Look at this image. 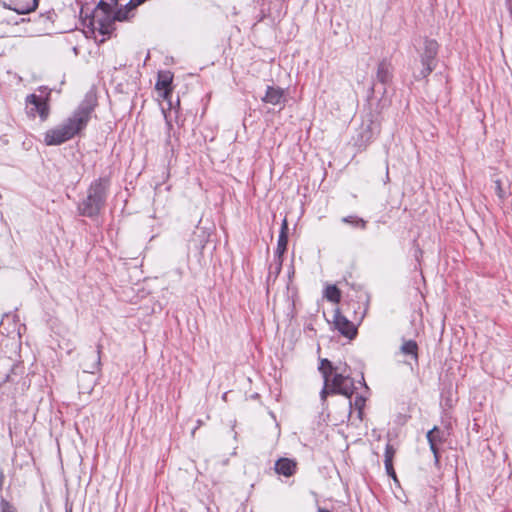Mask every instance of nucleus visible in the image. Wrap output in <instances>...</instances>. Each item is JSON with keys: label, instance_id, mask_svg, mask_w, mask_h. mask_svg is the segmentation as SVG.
<instances>
[{"label": "nucleus", "instance_id": "nucleus-1", "mask_svg": "<svg viewBox=\"0 0 512 512\" xmlns=\"http://www.w3.org/2000/svg\"><path fill=\"white\" fill-rule=\"evenodd\" d=\"M116 4V0H105L99 3L89 20V24L86 26L85 33L87 36L93 37L98 42H104L105 36L113 31L114 20L121 21L126 18V15H123L121 11L114 14L110 11L112 6Z\"/></svg>", "mask_w": 512, "mask_h": 512}, {"label": "nucleus", "instance_id": "nucleus-2", "mask_svg": "<svg viewBox=\"0 0 512 512\" xmlns=\"http://www.w3.org/2000/svg\"><path fill=\"white\" fill-rule=\"evenodd\" d=\"M89 111L79 110L63 124L48 130L44 141L47 145H59L80 132L88 123Z\"/></svg>", "mask_w": 512, "mask_h": 512}, {"label": "nucleus", "instance_id": "nucleus-3", "mask_svg": "<svg viewBox=\"0 0 512 512\" xmlns=\"http://www.w3.org/2000/svg\"><path fill=\"white\" fill-rule=\"evenodd\" d=\"M319 369L322 372L325 381V387L321 392L323 399L326 398L329 392L338 393L348 398L352 396L354 383L349 376H345L342 373H335L333 377H331L334 369L331 363L326 359L321 361Z\"/></svg>", "mask_w": 512, "mask_h": 512}, {"label": "nucleus", "instance_id": "nucleus-4", "mask_svg": "<svg viewBox=\"0 0 512 512\" xmlns=\"http://www.w3.org/2000/svg\"><path fill=\"white\" fill-rule=\"evenodd\" d=\"M108 181L105 179L97 180L91 185L87 198L83 201L80 209L85 216H94L101 209L106 195Z\"/></svg>", "mask_w": 512, "mask_h": 512}, {"label": "nucleus", "instance_id": "nucleus-5", "mask_svg": "<svg viewBox=\"0 0 512 512\" xmlns=\"http://www.w3.org/2000/svg\"><path fill=\"white\" fill-rule=\"evenodd\" d=\"M439 45L434 39H425L424 48L420 53V60L422 69L420 74L422 77H427L435 68L436 56L438 53Z\"/></svg>", "mask_w": 512, "mask_h": 512}, {"label": "nucleus", "instance_id": "nucleus-6", "mask_svg": "<svg viewBox=\"0 0 512 512\" xmlns=\"http://www.w3.org/2000/svg\"><path fill=\"white\" fill-rule=\"evenodd\" d=\"M172 80L173 74L170 71H160L158 73V80L155 88L158 92V96L163 100H169L172 92Z\"/></svg>", "mask_w": 512, "mask_h": 512}, {"label": "nucleus", "instance_id": "nucleus-7", "mask_svg": "<svg viewBox=\"0 0 512 512\" xmlns=\"http://www.w3.org/2000/svg\"><path fill=\"white\" fill-rule=\"evenodd\" d=\"M334 327L337 329L343 336L352 339L357 334V329L355 325L349 321L345 316H343L339 310L335 311L334 319H333Z\"/></svg>", "mask_w": 512, "mask_h": 512}, {"label": "nucleus", "instance_id": "nucleus-8", "mask_svg": "<svg viewBox=\"0 0 512 512\" xmlns=\"http://www.w3.org/2000/svg\"><path fill=\"white\" fill-rule=\"evenodd\" d=\"M27 104L33 105V107L30 108V113L32 115H35L36 113L40 116L42 120H46L49 114V108L47 105V102L36 96L35 94L28 95L26 98Z\"/></svg>", "mask_w": 512, "mask_h": 512}, {"label": "nucleus", "instance_id": "nucleus-9", "mask_svg": "<svg viewBox=\"0 0 512 512\" xmlns=\"http://www.w3.org/2000/svg\"><path fill=\"white\" fill-rule=\"evenodd\" d=\"M3 3L19 14L29 13L37 6L36 0H3Z\"/></svg>", "mask_w": 512, "mask_h": 512}, {"label": "nucleus", "instance_id": "nucleus-10", "mask_svg": "<svg viewBox=\"0 0 512 512\" xmlns=\"http://www.w3.org/2000/svg\"><path fill=\"white\" fill-rule=\"evenodd\" d=\"M284 100V90L279 87L269 86L262 101L271 105H279Z\"/></svg>", "mask_w": 512, "mask_h": 512}, {"label": "nucleus", "instance_id": "nucleus-11", "mask_svg": "<svg viewBox=\"0 0 512 512\" xmlns=\"http://www.w3.org/2000/svg\"><path fill=\"white\" fill-rule=\"evenodd\" d=\"M296 466L297 464L295 461L288 458H281L275 464V471L278 474L290 477L295 473Z\"/></svg>", "mask_w": 512, "mask_h": 512}, {"label": "nucleus", "instance_id": "nucleus-12", "mask_svg": "<svg viewBox=\"0 0 512 512\" xmlns=\"http://www.w3.org/2000/svg\"><path fill=\"white\" fill-rule=\"evenodd\" d=\"M442 434L443 433L436 426L427 433V440L429 442L430 449L436 459H438V445L442 443Z\"/></svg>", "mask_w": 512, "mask_h": 512}, {"label": "nucleus", "instance_id": "nucleus-13", "mask_svg": "<svg viewBox=\"0 0 512 512\" xmlns=\"http://www.w3.org/2000/svg\"><path fill=\"white\" fill-rule=\"evenodd\" d=\"M401 353L410 355L417 362L418 360V346L413 340L404 341L400 347Z\"/></svg>", "mask_w": 512, "mask_h": 512}, {"label": "nucleus", "instance_id": "nucleus-14", "mask_svg": "<svg viewBox=\"0 0 512 512\" xmlns=\"http://www.w3.org/2000/svg\"><path fill=\"white\" fill-rule=\"evenodd\" d=\"M325 297L333 303H338L341 298V293L335 285H329L325 289Z\"/></svg>", "mask_w": 512, "mask_h": 512}, {"label": "nucleus", "instance_id": "nucleus-15", "mask_svg": "<svg viewBox=\"0 0 512 512\" xmlns=\"http://www.w3.org/2000/svg\"><path fill=\"white\" fill-rule=\"evenodd\" d=\"M287 243H288V235L284 234V233H280L279 238H278L277 248L275 251V253L278 255L279 258H281L282 255L284 254V252L286 251Z\"/></svg>", "mask_w": 512, "mask_h": 512}, {"label": "nucleus", "instance_id": "nucleus-16", "mask_svg": "<svg viewBox=\"0 0 512 512\" xmlns=\"http://www.w3.org/2000/svg\"><path fill=\"white\" fill-rule=\"evenodd\" d=\"M343 222L353 224L356 226H360L361 228H365L366 222L363 219L355 218V217H344L342 219Z\"/></svg>", "mask_w": 512, "mask_h": 512}, {"label": "nucleus", "instance_id": "nucleus-17", "mask_svg": "<svg viewBox=\"0 0 512 512\" xmlns=\"http://www.w3.org/2000/svg\"><path fill=\"white\" fill-rule=\"evenodd\" d=\"M394 455H395V449L393 448L392 445L388 444L385 449V460L384 461L393 462Z\"/></svg>", "mask_w": 512, "mask_h": 512}, {"label": "nucleus", "instance_id": "nucleus-18", "mask_svg": "<svg viewBox=\"0 0 512 512\" xmlns=\"http://www.w3.org/2000/svg\"><path fill=\"white\" fill-rule=\"evenodd\" d=\"M384 464H385V469H386L387 474L389 476H391L394 481L397 482L396 473H395V470L393 468V462L384 461Z\"/></svg>", "mask_w": 512, "mask_h": 512}, {"label": "nucleus", "instance_id": "nucleus-19", "mask_svg": "<svg viewBox=\"0 0 512 512\" xmlns=\"http://www.w3.org/2000/svg\"><path fill=\"white\" fill-rule=\"evenodd\" d=\"M353 405L359 411V414H361V411L365 405V399L361 396H357L354 400Z\"/></svg>", "mask_w": 512, "mask_h": 512}, {"label": "nucleus", "instance_id": "nucleus-20", "mask_svg": "<svg viewBox=\"0 0 512 512\" xmlns=\"http://www.w3.org/2000/svg\"><path fill=\"white\" fill-rule=\"evenodd\" d=\"M1 511L2 512H17L16 509L12 505H10L9 502H7L4 499L1 501Z\"/></svg>", "mask_w": 512, "mask_h": 512}, {"label": "nucleus", "instance_id": "nucleus-21", "mask_svg": "<svg viewBox=\"0 0 512 512\" xmlns=\"http://www.w3.org/2000/svg\"><path fill=\"white\" fill-rule=\"evenodd\" d=\"M496 193L499 196V198L503 199L505 197V192L501 186V182L497 180L496 182Z\"/></svg>", "mask_w": 512, "mask_h": 512}, {"label": "nucleus", "instance_id": "nucleus-22", "mask_svg": "<svg viewBox=\"0 0 512 512\" xmlns=\"http://www.w3.org/2000/svg\"><path fill=\"white\" fill-rule=\"evenodd\" d=\"M280 233H284V234L288 235V222H287L286 218H284L282 221Z\"/></svg>", "mask_w": 512, "mask_h": 512}, {"label": "nucleus", "instance_id": "nucleus-23", "mask_svg": "<svg viewBox=\"0 0 512 512\" xmlns=\"http://www.w3.org/2000/svg\"><path fill=\"white\" fill-rule=\"evenodd\" d=\"M145 0H130V2L128 3L129 6H132V7H136L138 5H140L142 2H144Z\"/></svg>", "mask_w": 512, "mask_h": 512}, {"label": "nucleus", "instance_id": "nucleus-24", "mask_svg": "<svg viewBox=\"0 0 512 512\" xmlns=\"http://www.w3.org/2000/svg\"><path fill=\"white\" fill-rule=\"evenodd\" d=\"M318 512H329V511L325 510V509H319Z\"/></svg>", "mask_w": 512, "mask_h": 512}]
</instances>
